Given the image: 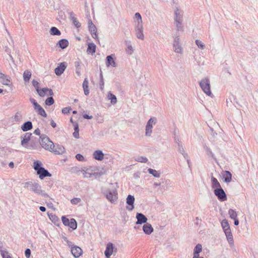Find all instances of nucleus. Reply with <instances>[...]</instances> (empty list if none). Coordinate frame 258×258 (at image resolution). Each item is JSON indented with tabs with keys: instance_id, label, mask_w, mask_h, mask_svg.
Instances as JSON below:
<instances>
[{
	"instance_id": "obj_1",
	"label": "nucleus",
	"mask_w": 258,
	"mask_h": 258,
	"mask_svg": "<svg viewBox=\"0 0 258 258\" xmlns=\"http://www.w3.org/2000/svg\"><path fill=\"white\" fill-rule=\"evenodd\" d=\"M25 188H29L30 190L34 193L41 195L44 197H48L49 196L44 190L41 189V186L37 182L28 181L24 183Z\"/></svg>"
},
{
	"instance_id": "obj_2",
	"label": "nucleus",
	"mask_w": 258,
	"mask_h": 258,
	"mask_svg": "<svg viewBox=\"0 0 258 258\" xmlns=\"http://www.w3.org/2000/svg\"><path fill=\"white\" fill-rule=\"evenodd\" d=\"M221 224L229 243L230 245L233 244L234 241L233 236L228 221L224 219L222 220Z\"/></svg>"
},
{
	"instance_id": "obj_3",
	"label": "nucleus",
	"mask_w": 258,
	"mask_h": 258,
	"mask_svg": "<svg viewBox=\"0 0 258 258\" xmlns=\"http://www.w3.org/2000/svg\"><path fill=\"white\" fill-rule=\"evenodd\" d=\"M40 139H41L40 145L46 150L51 152L52 148L55 147V145L47 136L41 135L40 136Z\"/></svg>"
},
{
	"instance_id": "obj_4",
	"label": "nucleus",
	"mask_w": 258,
	"mask_h": 258,
	"mask_svg": "<svg viewBox=\"0 0 258 258\" xmlns=\"http://www.w3.org/2000/svg\"><path fill=\"white\" fill-rule=\"evenodd\" d=\"M199 84L201 89L205 94L209 96L212 95L211 91L210 80L208 78L202 80Z\"/></svg>"
},
{
	"instance_id": "obj_5",
	"label": "nucleus",
	"mask_w": 258,
	"mask_h": 258,
	"mask_svg": "<svg viewBox=\"0 0 258 258\" xmlns=\"http://www.w3.org/2000/svg\"><path fill=\"white\" fill-rule=\"evenodd\" d=\"M106 199L111 203H115L118 199V194L116 190H107L103 192Z\"/></svg>"
},
{
	"instance_id": "obj_6",
	"label": "nucleus",
	"mask_w": 258,
	"mask_h": 258,
	"mask_svg": "<svg viewBox=\"0 0 258 258\" xmlns=\"http://www.w3.org/2000/svg\"><path fill=\"white\" fill-rule=\"evenodd\" d=\"M214 193L218 199L221 202L225 201L227 199L226 194L222 187L214 189Z\"/></svg>"
},
{
	"instance_id": "obj_7",
	"label": "nucleus",
	"mask_w": 258,
	"mask_h": 258,
	"mask_svg": "<svg viewBox=\"0 0 258 258\" xmlns=\"http://www.w3.org/2000/svg\"><path fill=\"white\" fill-rule=\"evenodd\" d=\"M89 31L92 35V37L95 39L98 40V34L97 33V28L92 21L90 20L88 23Z\"/></svg>"
},
{
	"instance_id": "obj_8",
	"label": "nucleus",
	"mask_w": 258,
	"mask_h": 258,
	"mask_svg": "<svg viewBox=\"0 0 258 258\" xmlns=\"http://www.w3.org/2000/svg\"><path fill=\"white\" fill-rule=\"evenodd\" d=\"M156 123V120H154L153 118H150L147 122L146 126L145 135L146 136L150 137L152 133L153 123Z\"/></svg>"
},
{
	"instance_id": "obj_9",
	"label": "nucleus",
	"mask_w": 258,
	"mask_h": 258,
	"mask_svg": "<svg viewBox=\"0 0 258 258\" xmlns=\"http://www.w3.org/2000/svg\"><path fill=\"white\" fill-rule=\"evenodd\" d=\"M135 197L134 196L129 195L126 198V203L127 206L126 208L128 211H132L134 209Z\"/></svg>"
},
{
	"instance_id": "obj_10",
	"label": "nucleus",
	"mask_w": 258,
	"mask_h": 258,
	"mask_svg": "<svg viewBox=\"0 0 258 258\" xmlns=\"http://www.w3.org/2000/svg\"><path fill=\"white\" fill-rule=\"evenodd\" d=\"M66 68L67 63L66 62H60L54 69V73L56 75L60 76L64 72Z\"/></svg>"
},
{
	"instance_id": "obj_11",
	"label": "nucleus",
	"mask_w": 258,
	"mask_h": 258,
	"mask_svg": "<svg viewBox=\"0 0 258 258\" xmlns=\"http://www.w3.org/2000/svg\"><path fill=\"white\" fill-rule=\"evenodd\" d=\"M136 218L137 220L136 222L137 225H141L147 223V218L141 213H137Z\"/></svg>"
},
{
	"instance_id": "obj_12",
	"label": "nucleus",
	"mask_w": 258,
	"mask_h": 258,
	"mask_svg": "<svg viewBox=\"0 0 258 258\" xmlns=\"http://www.w3.org/2000/svg\"><path fill=\"white\" fill-rule=\"evenodd\" d=\"M136 36L138 39L143 40L144 35L143 34V25H136Z\"/></svg>"
},
{
	"instance_id": "obj_13",
	"label": "nucleus",
	"mask_w": 258,
	"mask_h": 258,
	"mask_svg": "<svg viewBox=\"0 0 258 258\" xmlns=\"http://www.w3.org/2000/svg\"><path fill=\"white\" fill-rule=\"evenodd\" d=\"M32 134L30 133H25L24 137H21V144L24 147H27L28 142L30 141Z\"/></svg>"
},
{
	"instance_id": "obj_14",
	"label": "nucleus",
	"mask_w": 258,
	"mask_h": 258,
	"mask_svg": "<svg viewBox=\"0 0 258 258\" xmlns=\"http://www.w3.org/2000/svg\"><path fill=\"white\" fill-rule=\"evenodd\" d=\"M71 252L75 257L77 258L82 255L83 251L80 247L75 245L72 247Z\"/></svg>"
},
{
	"instance_id": "obj_15",
	"label": "nucleus",
	"mask_w": 258,
	"mask_h": 258,
	"mask_svg": "<svg viewBox=\"0 0 258 258\" xmlns=\"http://www.w3.org/2000/svg\"><path fill=\"white\" fill-rule=\"evenodd\" d=\"M37 174L39 175V177L41 179H43L45 177H50L51 176V174L44 167L38 170V171L37 172Z\"/></svg>"
},
{
	"instance_id": "obj_16",
	"label": "nucleus",
	"mask_w": 258,
	"mask_h": 258,
	"mask_svg": "<svg viewBox=\"0 0 258 258\" xmlns=\"http://www.w3.org/2000/svg\"><path fill=\"white\" fill-rule=\"evenodd\" d=\"M65 151L64 148L60 145H55V147H52L51 152L54 153L56 155L62 154Z\"/></svg>"
},
{
	"instance_id": "obj_17",
	"label": "nucleus",
	"mask_w": 258,
	"mask_h": 258,
	"mask_svg": "<svg viewBox=\"0 0 258 258\" xmlns=\"http://www.w3.org/2000/svg\"><path fill=\"white\" fill-rule=\"evenodd\" d=\"M114 246L113 243L109 242L106 246V249L104 252L106 257L109 258L112 255Z\"/></svg>"
},
{
	"instance_id": "obj_18",
	"label": "nucleus",
	"mask_w": 258,
	"mask_h": 258,
	"mask_svg": "<svg viewBox=\"0 0 258 258\" xmlns=\"http://www.w3.org/2000/svg\"><path fill=\"white\" fill-rule=\"evenodd\" d=\"M106 65L108 68L110 66L112 67H116V63L115 62L113 57V55H109L107 56L106 58Z\"/></svg>"
},
{
	"instance_id": "obj_19",
	"label": "nucleus",
	"mask_w": 258,
	"mask_h": 258,
	"mask_svg": "<svg viewBox=\"0 0 258 258\" xmlns=\"http://www.w3.org/2000/svg\"><path fill=\"white\" fill-rule=\"evenodd\" d=\"M143 231L145 234L150 235L153 232L154 229L151 224L146 223L143 226Z\"/></svg>"
},
{
	"instance_id": "obj_20",
	"label": "nucleus",
	"mask_w": 258,
	"mask_h": 258,
	"mask_svg": "<svg viewBox=\"0 0 258 258\" xmlns=\"http://www.w3.org/2000/svg\"><path fill=\"white\" fill-rule=\"evenodd\" d=\"M104 154L102 151L97 150L94 152L93 154V158L98 161H102L104 159Z\"/></svg>"
},
{
	"instance_id": "obj_21",
	"label": "nucleus",
	"mask_w": 258,
	"mask_h": 258,
	"mask_svg": "<svg viewBox=\"0 0 258 258\" xmlns=\"http://www.w3.org/2000/svg\"><path fill=\"white\" fill-rule=\"evenodd\" d=\"M182 17V12L178 8H176L174 12V22L183 21Z\"/></svg>"
},
{
	"instance_id": "obj_22",
	"label": "nucleus",
	"mask_w": 258,
	"mask_h": 258,
	"mask_svg": "<svg viewBox=\"0 0 258 258\" xmlns=\"http://www.w3.org/2000/svg\"><path fill=\"white\" fill-rule=\"evenodd\" d=\"M33 128V124L31 121L25 122L21 126V129L23 132H27Z\"/></svg>"
},
{
	"instance_id": "obj_23",
	"label": "nucleus",
	"mask_w": 258,
	"mask_h": 258,
	"mask_svg": "<svg viewBox=\"0 0 258 258\" xmlns=\"http://www.w3.org/2000/svg\"><path fill=\"white\" fill-rule=\"evenodd\" d=\"M96 46L94 43H89L87 49L88 54L93 55L96 52Z\"/></svg>"
},
{
	"instance_id": "obj_24",
	"label": "nucleus",
	"mask_w": 258,
	"mask_h": 258,
	"mask_svg": "<svg viewBox=\"0 0 258 258\" xmlns=\"http://www.w3.org/2000/svg\"><path fill=\"white\" fill-rule=\"evenodd\" d=\"M69 41L66 39H62L58 41L57 45L62 49H65L69 45Z\"/></svg>"
},
{
	"instance_id": "obj_25",
	"label": "nucleus",
	"mask_w": 258,
	"mask_h": 258,
	"mask_svg": "<svg viewBox=\"0 0 258 258\" xmlns=\"http://www.w3.org/2000/svg\"><path fill=\"white\" fill-rule=\"evenodd\" d=\"M224 181L226 183L230 182L232 179V174L229 171L226 170L223 174Z\"/></svg>"
},
{
	"instance_id": "obj_26",
	"label": "nucleus",
	"mask_w": 258,
	"mask_h": 258,
	"mask_svg": "<svg viewBox=\"0 0 258 258\" xmlns=\"http://www.w3.org/2000/svg\"><path fill=\"white\" fill-rule=\"evenodd\" d=\"M89 82L87 78H85L83 83V88L84 92V94L86 96H87L89 94Z\"/></svg>"
},
{
	"instance_id": "obj_27",
	"label": "nucleus",
	"mask_w": 258,
	"mask_h": 258,
	"mask_svg": "<svg viewBox=\"0 0 258 258\" xmlns=\"http://www.w3.org/2000/svg\"><path fill=\"white\" fill-rule=\"evenodd\" d=\"M212 187L213 189H217L221 187V186L217 178L214 177L211 178Z\"/></svg>"
},
{
	"instance_id": "obj_28",
	"label": "nucleus",
	"mask_w": 258,
	"mask_h": 258,
	"mask_svg": "<svg viewBox=\"0 0 258 258\" xmlns=\"http://www.w3.org/2000/svg\"><path fill=\"white\" fill-rule=\"evenodd\" d=\"M48 217L50 219V220L55 224L56 225H58L59 223V219L58 218L57 216H56L54 214H48Z\"/></svg>"
},
{
	"instance_id": "obj_29",
	"label": "nucleus",
	"mask_w": 258,
	"mask_h": 258,
	"mask_svg": "<svg viewBox=\"0 0 258 258\" xmlns=\"http://www.w3.org/2000/svg\"><path fill=\"white\" fill-rule=\"evenodd\" d=\"M0 80H1V82L3 85H9V83L10 82V80L7 78V76L2 73H0Z\"/></svg>"
},
{
	"instance_id": "obj_30",
	"label": "nucleus",
	"mask_w": 258,
	"mask_h": 258,
	"mask_svg": "<svg viewBox=\"0 0 258 258\" xmlns=\"http://www.w3.org/2000/svg\"><path fill=\"white\" fill-rule=\"evenodd\" d=\"M34 110L37 112V113L39 115H40L43 117H46L47 116V114H46V112L45 111L44 109L40 105L38 106Z\"/></svg>"
},
{
	"instance_id": "obj_31",
	"label": "nucleus",
	"mask_w": 258,
	"mask_h": 258,
	"mask_svg": "<svg viewBox=\"0 0 258 258\" xmlns=\"http://www.w3.org/2000/svg\"><path fill=\"white\" fill-rule=\"evenodd\" d=\"M40 146V142H34L33 140H31L29 145H27V148L30 149H36Z\"/></svg>"
},
{
	"instance_id": "obj_32",
	"label": "nucleus",
	"mask_w": 258,
	"mask_h": 258,
	"mask_svg": "<svg viewBox=\"0 0 258 258\" xmlns=\"http://www.w3.org/2000/svg\"><path fill=\"white\" fill-rule=\"evenodd\" d=\"M77 222L74 218H71L69 222V225H68L72 230H76L77 228Z\"/></svg>"
},
{
	"instance_id": "obj_33",
	"label": "nucleus",
	"mask_w": 258,
	"mask_h": 258,
	"mask_svg": "<svg viewBox=\"0 0 258 258\" xmlns=\"http://www.w3.org/2000/svg\"><path fill=\"white\" fill-rule=\"evenodd\" d=\"M202 246L201 244H197L194 249L193 255H200V253L202 252Z\"/></svg>"
},
{
	"instance_id": "obj_34",
	"label": "nucleus",
	"mask_w": 258,
	"mask_h": 258,
	"mask_svg": "<svg viewBox=\"0 0 258 258\" xmlns=\"http://www.w3.org/2000/svg\"><path fill=\"white\" fill-rule=\"evenodd\" d=\"M204 149L205 150L207 155L209 157H211L212 159H213L214 160H216V157L214 155V154L212 152L211 150L207 146H205L204 147Z\"/></svg>"
},
{
	"instance_id": "obj_35",
	"label": "nucleus",
	"mask_w": 258,
	"mask_h": 258,
	"mask_svg": "<svg viewBox=\"0 0 258 258\" xmlns=\"http://www.w3.org/2000/svg\"><path fill=\"white\" fill-rule=\"evenodd\" d=\"M31 72L29 70H26L23 73V79L25 82H29L31 77Z\"/></svg>"
},
{
	"instance_id": "obj_36",
	"label": "nucleus",
	"mask_w": 258,
	"mask_h": 258,
	"mask_svg": "<svg viewBox=\"0 0 258 258\" xmlns=\"http://www.w3.org/2000/svg\"><path fill=\"white\" fill-rule=\"evenodd\" d=\"M33 168L34 170L37 172L41 168H43L42 166V163L38 160L35 161L33 163Z\"/></svg>"
},
{
	"instance_id": "obj_37",
	"label": "nucleus",
	"mask_w": 258,
	"mask_h": 258,
	"mask_svg": "<svg viewBox=\"0 0 258 258\" xmlns=\"http://www.w3.org/2000/svg\"><path fill=\"white\" fill-rule=\"evenodd\" d=\"M174 51L178 53H181L182 51V48L179 43H173Z\"/></svg>"
},
{
	"instance_id": "obj_38",
	"label": "nucleus",
	"mask_w": 258,
	"mask_h": 258,
	"mask_svg": "<svg viewBox=\"0 0 258 258\" xmlns=\"http://www.w3.org/2000/svg\"><path fill=\"white\" fill-rule=\"evenodd\" d=\"M50 33L51 35L59 36L61 34L60 31L55 27H52L50 30Z\"/></svg>"
},
{
	"instance_id": "obj_39",
	"label": "nucleus",
	"mask_w": 258,
	"mask_h": 258,
	"mask_svg": "<svg viewBox=\"0 0 258 258\" xmlns=\"http://www.w3.org/2000/svg\"><path fill=\"white\" fill-rule=\"evenodd\" d=\"M148 171L150 174H152L153 176L155 177L158 178L160 177V173L158 171L156 170L155 169L149 168L148 169Z\"/></svg>"
},
{
	"instance_id": "obj_40",
	"label": "nucleus",
	"mask_w": 258,
	"mask_h": 258,
	"mask_svg": "<svg viewBox=\"0 0 258 258\" xmlns=\"http://www.w3.org/2000/svg\"><path fill=\"white\" fill-rule=\"evenodd\" d=\"M108 99L110 100L111 103L112 104H114L117 102V98L115 95L112 93L109 92L108 95Z\"/></svg>"
},
{
	"instance_id": "obj_41",
	"label": "nucleus",
	"mask_w": 258,
	"mask_h": 258,
	"mask_svg": "<svg viewBox=\"0 0 258 258\" xmlns=\"http://www.w3.org/2000/svg\"><path fill=\"white\" fill-rule=\"evenodd\" d=\"M81 172L83 173L84 178H90L93 175H95L98 174V173H97V172H94V173H88L87 171H85L84 169L81 170Z\"/></svg>"
},
{
	"instance_id": "obj_42",
	"label": "nucleus",
	"mask_w": 258,
	"mask_h": 258,
	"mask_svg": "<svg viewBox=\"0 0 258 258\" xmlns=\"http://www.w3.org/2000/svg\"><path fill=\"white\" fill-rule=\"evenodd\" d=\"M100 88L101 90L104 89V82L103 80V74L101 70H100V81H99Z\"/></svg>"
},
{
	"instance_id": "obj_43",
	"label": "nucleus",
	"mask_w": 258,
	"mask_h": 258,
	"mask_svg": "<svg viewBox=\"0 0 258 258\" xmlns=\"http://www.w3.org/2000/svg\"><path fill=\"white\" fill-rule=\"evenodd\" d=\"M228 214H229V217L231 219H234L237 218V214L235 210H234L232 209H229L228 211Z\"/></svg>"
},
{
	"instance_id": "obj_44",
	"label": "nucleus",
	"mask_w": 258,
	"mask_h": 258,
	"mask_svg": "<svg viewBox=\"0 0 258 258\" xmlns=\"http://www.w3.org/2000/svg\"><path fill=\"white\" fill-rule=\"evenodd\" d=\"M135 17L136 19L137 20V22H136V25H143V22L142 20V16L139 13H136L135 15Z\"/></svg>"
},
{
	"instance_id": "obj_45",
	"label": "nucleus",
	"mask_w": 258,
	"mask_h": 258,
	"mask_svg": "<svg viewBox=\"0 0 258 258\" xmlns=\"http://www.w3.org/2000/svg\"><path fill=\"white\" fill-rule=\"evenodd\" d=\"M47 88H43L39 89L37 93L40 97H44L47 93Z\"/></svg>"
},
{
	"instance_id": "obj_46",
	"label": "nucleus",
	"mask_w": 258,
	"mask_h": 258,
	"mask_svg": "<svg viewBox=\"0 0 258 258\" xmlns=\"http://www.w3.org/2000/svg\"><path fill=\"white\" fill-rule=\"evenodd\" d=\"M176 25L177 30L178 31H183V26L182 25V21L174 22Z\"/></svg>"
},
{
	"instance_id": "obj_47",
	"label": "nucleus",
	"mask_w": 258,
	"mask_h": 258,
	"mask_svg": "<svg viewBox=\"0 0 258 258\" xmlns=\"http://www.w3.org/2000/svg\"><path fill=\"white\" fill-rule=\"evenodd\" d=\"M54 103V100L52 97H48L45 101V104L47 106H51Z\"/></svg>"
},
{
	"instance_id": "obj_48",
	"label": "nucleus",
	"mask_w": 258,
	"mask_h": 258,
	"mask_svg": "<svg viewBox=\"0 0 258 258\" xmlns=\"http://www.w3.org/2000/svg\"><path fill=\"white\" fill-rule=\"evenodd\" d=\"M135 160L137 162H141V163H147L148 161V159L143 156H139L137 157Z\"/></svg>"
},
{
	"instance_id": "obj_49",
	"label": "nucleus",
	"mask_w": 258,
	"mask_h": 258,
	"mask_svg": "<svg viewBox=\"0 0 258 258\" xmlns=\"http://www.w3.org/2000/svg\"><path fill=\"white\" fill-rule=\"evenodd\" d=\"M61 221L63 224L65 226H68V225H69L70 220H69L66 216H62L61 217Z\"/></svg>"
},
{
	"instance_id": "obj_50",
	"label": "nucleus",
	"mask_w": 258,
	"mask_h": 258,
	"mask_svg": "<svg viewBox=\"0 0 258 258\" xmlns=\"http://www.w3.org/2000/svg\"><path fill=\"white\" fill-rule=\"evenodd\" d=\"M195 42L199 48L201 49H204L205 48V45L201 40L197 39Z\"/></svg>"
},
{
	"instance_id": "obj_51",
	"label": "nucleus",
	"mask_w": 258,
	"mask_h": 258,
	"mask_svg": "<svg viewBox=\"0 0 258 258\" xmlns=\"http://www.w3.org/2000/svg\"><path fill=\"white\" fill-rule=\"evenodd\" d=\"M72 21L76 28H79L81 27V23L77 20V18L75 17H72Z\"/></svg>"
},
{
	"instance_id": "obj_52",
	"label": "nucleus",
	"mask_w": 258,
	"mask_h": 258,
	"mask_svg": "<svg viewBox=\"0 0 258 258\" xmlns=\"http://www.w3.org/2000/svg\"><path fill=\"white\" fill-rule=\"evenodd\" d=\"M235 97L233 95H231L226 100L227 106H229L232 103V99L235 100Z\"/></svg>"
},
{
	"instance_id": "obj_53",
	"label": "nucleus",
	"mask_w": 258,
	"mask_h": 258,
	"mask_svg": "<svg viewBox=\"0 0 258 258\" xmlns=\"http://www.w3.org/2000/svg\"><path fill=\"white\" fill-rule=\"evenodd\" d=\"M71 172L73 173H76L78 175L80 174V173L81 172V170H80L77 167H73L71 168Z\"/></svg>"
},
{
	"instance_id": "obj_54",
	"label": "nucleus",
	"mask_w": 258,
	"mask_h": 258,
	"mask_svg": "<svg viewBox=\"0 0 258 258\" xmlns=\"http://www.w3.org/2000/svg\"><path fill=\"white\" fill-rule=\"evenodd\" d=\"M22 118V115L19 112H16L14 116V119L16 122H19Z\"/></svg>"
},
{
	"instance_id": "obj_55",
	"label": "nucleus",
	"mask_w": 258,
	"mask_h": 258,
	"mask_svg": "<svg viewBox=\"0 0 258 258\" xmlns=\"http://www.w3.org/2000/svg\"><path fill=\"white\" fill-rule=\"evenodd\" d=\"M81 202V199L79 198H74L71 200V203L73 205H77Z\"/></svg>"
},
{
	"instance_id": "obj_56",
	"label": "nucleus",
	"mask_w": 258,
	"mask_h": 258,
	"mask_svg": "<svg viewBox=\"0 0 258 258\" xmlns=\"http://www.w3.org/2000/svg\"><path fill=\"white\" fill-rule=\"evenodd\" d=\"M30 102L33 104L34 109H35L36 108H37L38 106H39L40 105L37 102L35 99H34L33 98H30Z\"/></svg>"
},
{
	"instance_id": "obj_57",
	"label": "nucleus",
	"mask_w": 258,
	"mask_h": 258,
	"mask_svg": "<svg viewBox=\"0 0 258 258\" xmlns=\"http://www.w3.org/2000/svg\"><path fill=\"white\" fill-rule=\"evenodd\" d=\"M32 85L33 86V87L35 88L36 91L37 92L39 90V89H40L39 87V82L37 81L33 80L32 82Z\"/></svg>"
},
{
	"instance_id": "obj_58",
	"label": "nucleus",
	"mask_w": 258,
	"mask_h": 258,
	"mask_svg": "<svg viewBox=\"0 0 258 258\" xmlns=\"http://www.w3.org/2000/svg\"><path fill=\"white\" fill-rule=\"evenodd\" d=\"M76 158L79 161H83L85 160L83 155L79 153L76 154Z\"/></svg>"
},
{
	"instance_id": "obj_59",
	"label": "nucleus",
	"mask_w": 258,
	"mask_h": 258,
	"mask_svg": "<svg viewBox=\"0 0 258 258\" xmlns=\"http://www.w3.org/2000/svg\"><path fill=\"white\" fill-rule=\"evenodd\" d=\"M127 49L126 50L127 53L130 55L132 54L133 52V48L132 45L128 44L127 45Z\"/></svg>"
},
{
	"instance_id": "obj_60",
	"label": "nucleus",
	"mask_w": 258,
	"mask_h": 258,
	"mask_svg": "<svg viewBox=\"0 0 258 258\" xmlns=\"http://www.w3.org/2000/svg\"><path fill=\"white\" fill-rule=\"evenodd\" d=\"M71 110V107H64L62 108L61 112L63 114H66L70 112Z\"/></svg>"
},
{
	"instance_id": "obj_61",
	"label": "nucleus",
	"mask_w": 258,
	"mask_h": 258,
	"mask_svg": "<svg viewBox=\"0 0 258 258\" xmlns=\"http://www.w3.org/2000/svg\"><path fill=\"white\" fill-rule=\"evenodd\" d=\"M81 62L79 59L78 60L75 62V66L76 68V70H77V69H81Z\"/></svg>"
},
{
	"instance_id": "obj_62",
	"label": "nucleus",
	"mask_w": 258,
	"mask_h": 258,
	"mask_svg": "<svg viewBox=\"0 0 258 258\" xmlns=\"http://www.w3.org/2000/svg\"><path fill=\"white\" fill-rule=\"evenodd\" d=\"M25 255L27 258H29L31 255V250L29 248H26L25 251Z\"/></svg>"
},
{
	"instance_id": "obj_63",
	"label": "nucleus",
	"mask_w": 258,
	"mask_h": 258,
	"mask_svg": "<svg viewBox=\"0 0 258 258\" xmlns=\"http://www.w3.org/2000/svg\"><path fill=\"white\" fill-rule=\"evenodd\" d=\"M177 149L178 152H179L181 154L185 152L182 144L177 145Z\"/></svg>"
},
{
	"instance_id": "obj_64",
	"label": "nucleus",
	"mask_w": 258,
	"mask_h": 258,
	"mask_svg": "<svg viewBox=\"0 0 258 258\" xmlns=\"http://www.w3.org/2000/svg\"><path fill=\"white\" fill-rule=\"evenodd\" d=\"M174 141L177 145L181 144L179 136L174 137Z\"/></svg>"
}]
</instances>
